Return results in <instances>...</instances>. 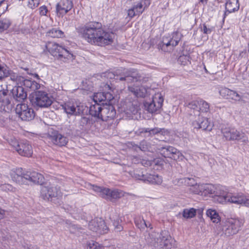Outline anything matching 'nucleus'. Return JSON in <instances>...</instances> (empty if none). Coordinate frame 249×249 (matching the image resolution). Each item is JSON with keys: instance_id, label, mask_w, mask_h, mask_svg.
Returning <instances> with one entry per match:
<instances>
[{"instance_id": "nucleus-59", "label": "nucleus", "mask_w": 249, "mask_h": 249, "mask_svg": "<svg viewBox=\"0 0 249 249\" xmlns=\"http://www.w3.org/2000/svg\"><path fill=\"white\" fill-rule=\"evenodd\" d=\"M6 6V9L8 8V4L7 2L4 0H0V6Z\"/></svg>"}, {"instance_id": "nucleus-36", "label": "nucleus", "mask_w": 249, "mask_h": 249, "mask_svg": "<svg viewBox=\"0 0 249 249\" xmlns=\"http://www.w3.org/2000/svg\"><path fill=\"white\" fill-rule=\"evenodd\" d=\"M139 110V106L137 104L129 103L126 106V114L128 115L136 114Z\"/></svg>"}, {"instance_id": "nucleus-33", "label": "nucleus", "mask_w": 249, "mask_h": 249, "mask_svg": "<svg viewBox=\"0 0 249 249\" xmlns=\"http://www.w3.org/2000/svg\"><path fill=\"white\" fill-rule=\"evenodd\" d=\"M133 147H135L136 150L137 148H138L143 152L149 151L153 152L154 150V148L151 143L145 140L141 142L139 145L136 144L133 145Z\"/></svg>"}, {"instance_id": "nucleus-2", "label": "nucleus", "mask_w": 249, "mask_h": 249, "mask_svg": "<svg viewBox=\"0 0 249 249\" xmlns=\"http://www.w3.org/2000/svg\"><path fill=\"white\" fill-rule=\"evenodd\" d=\"M146 243L156 249H176V241L172 238L168 231H162L160 234L156 232L145 235Z\"/></svg>"}, {"instance_id": "nucleus-30", "label": "nucleus", "mask_w": 249, "mask_h": 249, "mask_svg": "<svg viewBox=\"0 0 249 249\" xmlns=\"http://www.w3.org/2000/svg\"><path fill=\"white\" fill-rule=\"evenodd\" d=\"M103 104L95 103L91 105L89 108V114L98 119H101V110H102Z\"/></svg>"}, {"instance_id": "nucleus-48", "label": "nucleus", "mask_w": 249, "mask_h": 249, "mask_svg": "<svg viewBox=\"0 0 249 249\" xmlns=\"http://www.w3.org/2000/svg\"><path fill=\"white\" fill-rule=\"evenodd\" d=\"M135 223L136 226L140 230H144L148 226L146 221L143 219H141L139 218L136 219L135 220Z\"/></svg>"}, {"instance_id": "nucleus-23", "label": "nucleus", "mask_w": 249, "mask_h": 249, "mask_svg": "<svg viewBox=\"0 0 249 249\" xmlns=\"http://www.w3.org/2000/svg\"><path fill=\"white\" fill-rule=\"evenodd\" d=\"M49 140L54 144L59 146H65L68 142L67 137L62 135L58 132H54L49 136Z\"/></svg>"}, {"instance_id": "nucleus-31", "label": "nucleus", "mask_w": 249, "mask_h": 249, "mask_svg": "<svg viewBox=\"0 0 249 249\" xmlns=\"http://www.w3.org/2000/svg\"><path fill=\"white\" fill-rule=\"evenodd\" d=\"M10 99L11 96L7 90H0V107L9 105Z\"/></svg>"}, {"instance_id": "nucleus-38", "label": "nucleus", "mask_w": 249, "mask_h": 249, "mask_svg": "<svg viewBox=\"0 0 249 249\" xmlns=\"http://www.w3.org/2000/svg\"><path fill=\"white\" fill-rule=\"evenodd\" d=\"M11 25V21L8 18H0V33L7 30Z\"/></svg>"}, {"instance_id": "nucleus-43", "label": "nucleus", "mask_w": 249, "mask_h": 249, "mask_svg": "<svg viewBox=\"0 0 249 249\" xmlns=\"http://www.w3.org/2000/svg\"><path fill=\"white\" fill-rule=\"evenodd\" d=\"M145 175V173H144L143 172L137 170L134 171L133 174L132 175V177L137 180H142L144 182Z\"/></svg>"}, {"instance_id": "nucleus-60", "label": "nucleus", "mask_w": 249, "mask_h": 249, "mask_svg": "<svg viewBox=\"0 0 249 249\" xmlns=\"http://www.w3.org/2000/svg\"><path fill=\"white\" fill-rule=\"evenodd\" d=\"M92 249H103V247L100 245H93Z\"/></svg>"}, {"instance_id": "nucleus-17", "label": "nucleus", "mask_w": 249, "mask_h": 249, "mask_svg": "<svg viewBox=\"0 0 249 249\" xmlns=\"http://www.w3.org/2000/svg\"><path fill=\"white\" fill-rule=\"evenodd\" d=\"M102 110H101V120L107 121L113 119L116 115V110L111 104L103 103Z\"/></svg>"}, {"instance_id": "nucleus-55", "label": "nucleus", "mask_w": 249, "mask_h": 249, "mask_svg": "<svg viewBox=\"0 0 249 249\" xmlns=\"http://www.w3.org/2000/svg\"><path fill=\"white\" fill-rule=\"evenodd\" d=\"M1 189L4 191H13L14 188L9 184H4L0 186Z\"/></svg>"}, {"instance_id": "nucleus-32", "label": "nucleus", "mask_w": 249, "mask_h": 249, "mask_svg": "<svg viewBox=\"0 0 249 249\" xmlns=\"http://www.w3.org/2000/svg\"><path fill=\"white\" fill-rule=\"evenodd\" d=\"M23 80H21L20 84L27 88L30 89L32 90L38 89L40 87V85L35 81L25 79L23 77Z\"/></svg>"}, {"instance_id": "nucleus-57", "label": "nucleus", "mask_w": 249, "mask_h": 249, "mask_svg": "<svg viewBox=\"0 0 249 249\" xmlns=\"http://www.w3.org/2000/svg\"><path fill=\"white\" fill-rule=\"evenodd\" d=\"M123 229V228L122 226V225L120 224H119V225H116L115 226H114V230L116 232L120 231H122Z\"/></svg>"}, {"instance_id": "nucleus-61", "label": "nucleus", "mask_w": 249, "mask_h": 249, "mask_svg": "<svg viewBox=\"0 0 249 249\" xmlns=\"http://www.w3.org/2000/svg\"><path fill=\"white\" fill-rule=\"evenodd\" d=\"M67 210L70 211L71 213H72V212H74L75 211V207H73L72 206H70V208H69V206H67Z\"/></svg>"}, {"instance_id": "nucleus-12", "label": "nucleus", "mask_w": 249, "mask_h": 249, "mask_svg": "<svg viewBox=\"0 0 249 249\" xmlns=\"http://www.w3.org/2000/svg\"><path fill=\"white\" fill-rule=\"evenodd\" d=\"M61 195L58 187L51 184H46L42 186L40 190V196L45 200L52 201L53 198Z\"/></svg>"}, {"instance_id": "nucleus-64", "label": "nucleus", "mask_w": 249, "mask_h": 249, "mask_svg": "<svg viewBox=\"0 0 249 249\" xmlns=\"http://www.w3.org/2000/svg\"><path fill=\"white\" fill-rule=\"evenodd\" d=\"M28 249H39L38 248L37 246H30Z\"/></svg>"}, {"instance_id": "nucleus-16", "label": "nucleus", "mask_w": 249, "mask_h": 249, "mask_svg": "<svg viewBox=\"0 0 249 249\" xmlns=\"http://www.w3.org/2000/svg\"><path fill=\"white\" fill-rule=\"evenodd\" d=\"M89 229L99 234L106 233L108 228L105 221L101 218H95L91 220L89 224Z\"/></svg>"}, {"instance_id": "nucleus-13", "label": "nucleus", "mask_w": 249, "mask_h": 249, "mask_svg": "<svg viewBox=\"0 0 249 249\" xmlns=\"http://www.w3.org/2000/svg\"><path fill=\"white\" fill-rule=\"evenodd\" d=\"M163 98L160 93H157L153 97L152 101L144 103V109L150 113H156L162 107Z\"/></svg>"}, {"instance_id": "nucleus-40", "label": "nucleus", "mask_w": 249, "mask_h": 249, "mask_svg": "<svg viewBox=\"0 0 249 249\" xmlns=\"http://www.w3.org/2000/svg\"><path fill=\"white\" fill-rule=\"evenodd\" d=\"M186 106L196 111L197 112H199V99L192 101L188 103H185Z\"/></svg>"}, {"instance_id": "nucleus-50", "label": "nucleus", "mask_w": 249, "mask_h": 249, "mask_svg": "<svg viewBox=\"0 0 249 249\" xmlns=\"http://www.w3.org/2000/svg\"><path fill=\"white\" fill-rule=\"evenodd\" d=\"M214 30V27L212 26H207L205 23L203 24L201 27V30L204 34H210Z\"/></svg>"}, {"instance_id": "nucleus-10", "label": "nucleus", "mask_w": 249, "mask_h": 249, "mask_svg": "<svg viewBox=\"0 0 249 249\" xmlns=\"http://www.w3.org/2000/svg\"><path fill=\"white\" fill-rule=\"evenodd\" d=\"M223 137L227 141H238L244 143L249 142L248 137L242 131H239L234 127H225L222 129Z\"/></svg>"}, {"instance_id": "nucleus-5", "label": "nucleus", "mask_w": 249, "mask_h": 249, "mask_svg": "<svg viewBox=\"0 0 249 249\" xmlns=\"http://www.w3.org/2000/svg\"><path fill=\"white\" fill-rule=\"evenodd\" d=\"M113 76V78L120 81H125L127 83L135 82L145 83L148 80V78L145 77L142 74L138 73L136 71L132 70L123 69L122 71L117 70L115 73H111ZM110 78H112L111 76Z\"/></svg>"}, {"instance_id": "nucleus-41", "label": "nucleus", "mask_w": 249, "mask_h": 249, "mask_svg": "<svg viewBox=\"0 0 249 249\" xmlns=\"http://www.w3.org/2000/svg\"><path fill=\"white\" fill-rule=\"evenodd\" d=\"M196 214V210L194 208L184 209L183 212V216L185 218H191Z\"/></svg>"}, {"instance_id": "nucleus-7", "label": "nucleus", "mask_w": 249, "mask_h": 249, "mask_svg": "<svg viewBox=\"0 0 249 249\" xmlns=\"http://www.w3.org/2000/svg\"><path fill=\"white\" fill-rule=\"evenodd\" d=\"M243 224L238 218H227L221 222L222 231L226 236H230L237 233Z\"/></svg>"}, {"instance_id": "nucleus-51", "label": "nucleus", "mask_w": 249, "mask_h": 249, "mask_svg": "<svg viewBox=\"0 0 249 249\" xmlns=\"http://www.w3.org/2000/svg\"><path fill=\"white\" fill-rule=\"evenodd\" d=\"M230 90L231 89L228 88H222L219 92L221 96L228 99Z\"/></svg>"}, {"instance_id": "nucleus-6", "label": "nucleus", "mask_w": 249, "mask_h": 249, "mask_svg": "<svg viewBox=\"0 0 249 249\" xmlns=\"http://www.w3.org/2000/svg\"><path fill=\"white\" fill-rule=\"evenodd\" d=\"M48 52L57 59L66 61L73 59V55L67 49L53 42H48L46 45Z\"/></svg>"}, {"instance_id": "nucleus-1", "label": "nucleus", "mask_w": 249, "mask_h": 249, "mask_svg": "<svg viewBox=\"0 0 249 249\" xmlns=\"http://www.w3.org/2000/svg\"><path fill=\"white\" fill-rule=\"evenodd\" d=\"M76 30L79 36L92 45L104 47L113 42V34L104 30L98 22L88 23Z\"/></svg>"}, {"instance_id": "nucleus-25", "label": "nucleus", "mask_w": 249, "mask_h": 249, "mask_svg": "<svg viewBox=\"0 0 249 249\" xmlns=\"http://www.w3.org/2000/svg\"><path fill=\"white\" fill-rule=\"evenodd\" d=\"M12 93L14 98L18 102H22L27 98V93L21 86L14 87Z\"/></svg>"}, {"instance_id": "nucleus-8", "label": "nucleus", "mask_w": 249, "mask_h": 249, "mask_svg": "<svg viewBox=\"0 0 249 249\" xmlns=\"http://www.w3.org/2000/svg\"><path fill=\"white\" fill-rule=\"evenodd\" d=\"M53 97L48 92L44 90H37L33 97L32 103L35 106L41 108L50 107L53 102Z\"/></svg>"}, {"instance_id": "nucleus-42", "label": "nucleus", "mask_w": 249, "mask_h": 249, "mask_svg": "<svg viewBox=\"0 0 249 249\" xmlns=\"http://www.w3.org/2000/svg\"><path fill=\"white\" fill-rule=\"evenodd\" d=\"M209 104L202 99H199V111L204 112H207L209 110Z\"/></svg>"}, {"instance_id": "nucleus-22", "label": "nucleus", "mask_w": 249, "mask_h": 249, "mask_svg": "<svg viewBox=\"0 0 249 249\" xmlns=\"http://www.w3.org/2000/svg\"><path fill=\"white\" fill-rule=\"evenodd\" d=\"M16 151L21 156L31 157L33 154L32 147L29 142L23 141L15 146Z\"/></svg>"}, {"instance_id": "nucleus-52", "label": "nucleus", "mask_w": 249, "mask_h": 249, "mask_svg": "<svg viewBox=\"0 0 249 249\" xmlns=\"http://www.w3.org/2000/svg\"><path fill=\"white\" fill-rule=\"evenodd\" d=\"M188 61L189 56L187 55H181L178 59V62L183 65L187 64Z\"/></svg>"}, {"instance_id": "nucleus-37", "label": "nucleus", "mask_w": 249, "mask_h": 249, "mask_svg": "<svg viewBox=\"0 0 249 249\" xmlns=\"http://www.w3.org/2000/svg\"><path fill=\"white\" fill-rule=\"evenodd\" d=\"M206 214L213 223H217L220 221V217L215 210L209 209L206 212Z\"/></svg>"}, {"instance_id": "nucleus-28", "label": "nucleus", "mask_w": 249, "mask_h": 249, "mask_svg": "<svg viewBox=\"0 0 249 249\" xmlns=\"http://www.w3.org/2000/svg\"><path fill=\"white\" fill-rule=\"evenodd\" d=\"M162 181V178L158 175L145 173L144 182L159 185L161 183Z\"/></svg>"}, {"instance_id": "nucleus-20", "label": "nucleus", "mask_w": 249, "mask_h": 249, "mask_svg": "<svg viewBox=\"0 0 249 249\" xmlns=\"http://www.w3.org/2000/svg\"><path fill=\"white\" fill-rule=\"evenodd\" d=\"M192 126L196 129H202L204 130L210 131L212 130L213 125L206 118L201 117L198 114V118L192 123Z\"/></svg>"}, {"instance_id": "nucleus-35", "label": "nucleus", "mask_w": 249, "mask_h": 249, "mask_svg": "<svg viewBox=\"0 0 249 249\" xmlns=\"http://www.w3.org/2000/svg\"><path fill=\"white\" fill-rule=\"evenodd\" d=\"M46 36L53 38H60L64 36V33L57 28H52L46 33Z\"/></svg>"}, {"instance_id": "nucleus-45", "label": "nucleus", "mask_w": 249, "mask_h": 249, "mask_svg": "<svg viewBox=\"0 0 249 249\" xmlns=\"http://www.w3.org/2000/svg\"><path fill=\"white\" fill-rule=\"evenodd\" d=\"M9 71L10 73L8 76L10 77V79L12 81L17 82L18 84H21V80H23V77L13 72L9 69Z\"/></svg>"}, {"instance_id": "nucleus-54", "label": "nucleus", "mask_w": 249, "mask_h": 249, "mask_svg": "<svg viewBox=\"0 0 249 249\" xmlns=\"http://www.w3.org/2000/svg\"><path fill=\"white\" fill-rule=\"evenodd\" d=\"M81 230V228H79L77 226L75 225H71L70 227V232L77 235L79 234V233Z\"/></svg>"}, {"instance_id": "nucleus-4", "label": "nucleus", "mask_w": 249, "mask_h": 249, "mask_svg": "<svg viewBox=\"0 0 249 249\" xmlns=\"http://www.w3.org/2000/svg\"><path fill=\"white\" fill-rule=\"evenodd\" d=\"M202 194L205 195H211L214 197V199L219 203L230 202L232 203L235 198L236 193H232L224 191L221 187H215L212 184L203 185Z\"/></svg>"}, {"instance_id": "nucleus-49", "label": "nucleus", "mask_w": 249, "mask_h": 249, "mask_svg": "<svg viewBox=\"0 0 249 249\" xmlns=\"http://www.w3.org/2000/svg\"><path fill=\"white\" fill-rule=\"evenodd\" d=\"M181 180L182 183H184L185 185L190 186L191 187L196 183L195 179L192 178H185Z\"/></svg>"}, {"instance_id": "nucleus-11", "label": "nucleus", "mask_w": 249, "mask_h": 249, "mask_svg": "<svg viewBox=\"0 0 249 249\" xmlns=\"http://www.w3.org/2000/svg\"><path fill=\"white\" fill-rule=\"evenodd\" d=\"M93 190L102 197L106 199H117L124 196V193L121 190H111L108 188L93 185Z\"/></svg>"}, {"instance_id": "nucleus-34", "label": "nucleus", "mask_w": 249, "mask_h": 249, "mask_svg": "<svg viewBox=\"0 0 249 249\" xmlns=\"http://www.w3.org/2000/svg\"><path fill=\"white\" fill-rule=\"evenodd\" d=\"M235 198L233 199L232 203L236 204H244L245 206L249 207V199H247L242 194L236 193Z\"/></svg>"}, {"instance_id": "nucleus-39", "label": "nucleus", "mask_w": 249, "mask_h": 249, "mask_svg": "<svg viewBox=\"0 0 249 249\" xmlns=\"http://www.w3.org/2000/svg\"><path fill=\"white\" fill-rule=\"evenodd\" d=\"M9 73V68L0 64V81L5 77H8Z\"/></svg>"}, {"instance_id": "nucleus-27", "label": "nucleus", "mask_w": 249, "mask_h": 249, "mask_svg": "<svg viewBox=\"0 0 249 249\" xmlns=\"http://www.w3.org/2000/svg\"><path fill=\"white\" fill-rule=\"evenodd\" d=\"M239 8L238 0H227L225 3V16L227 14L237 11Z\"/></svg>"}, {"instance_id": "nucleus-9", "label": "nucleus", "mask_w": 249, "mask_h": 249, "mask_svg": "<svg viewBox=\"0 0 249 249\" xmlns=\"http://www.w3.org/2000/svg\"><path fill=\"white\" fill-rule=\"evenodd\" d=\"M181 36L178 32L173 33L172 36H163L162 41L158 44V48L165 52H171L178 44Z\"/></svg>"}, {"instance_id": "nucleus-44", "label": "nucleus", "mask_w": 249, "mask_h": 249, "mask_svg": "<svg viewBox=\"0 0 249 249\" xmlns=\"http://www.w3.org/2000/svg\"><path fill=\"white\" fill-rule=\"evenodd\" d=\"M160 133L162 135H166L169 133V131L165 128H160L158 127H155L151 128L150 135H156Z\"/></svg>"}, {"instance_id": "nucleus-15", "label": "nucleus", "mask_w": 249, "mask_h": 249, "mask_svg": "<svg viewBox=\"0 0 249 249\" xmlns=\"http://www.w3.org/2000/svg\"><path fill=\"white\" fill-rule=\"evenodd\" d=\"M16 111L21 119L23 121H31L35 116L34 110L29 107L25 104H18L16 108Z\"/></svg>"}, {"instance_id": "nucleus-56", "label": "nucleus", "mask_w": 249, "mask_h": 249, "mask_svg": "<svg viewBox=\"0 0 249 249\" xmlns=\"http://www.w3.org/2000/svg\"><path fill=\"white\" fill-rule=\"evenodd\" d=\"M47 11L48 10L47 7L45 6H42L39 8V13L42 16L46 15Z\"/></svg>"}, {"instance_id": "nucleus-46", "label": "nucleus", "mask_w": 249, "mask_h": 249, "mask_svg": "<svg viewBox=\"0 0 249 249\" xmlns=\"http://www.w3.org/2000/svg\"><path fill=\"white\" fill-rule=\"evenodd\" d=\"M203 184H197L196 183L195 185L190 188V191L195 194L199 195L200 193L202 194Z\"/></svg>"}, {"instance_id": "nucleus-62", "label": "nucleus", "mask_w": 249, "mask_h": 249, "mask_svg": "<svg viewBox=\"0 0 249 249\" xmlns=\"http://www.w3.org/2000/svg\"><path fill=\"white\" fill-rule=\"evenodd\" d=\"M120 221L121 220L119 218H117L116 220H114L113 223L114 226L120 224Z\"/></svg>"}, {"instance_id": "nucleus-3", "label": "nucleus", "mask_w": 249, "mask_h": 249, "mask_svg": "<svg viewBox=\"0 0 249 249\" xmlns=\"http://www.w3.org/2000/svg\"><path fill=\"white\" fill-rule=\"evenodd\" d=\"M12 179L19 184H27L29 183L42 184L44 181L43 176L35 171H27L21 168L12 170L10 173Z\"/></svg>"}, {"instance_id": "nucleus-21", "label": "nucleus", "mask_w": 249, "mask_h": 249, "mask_svg": "<svg viewBox=\"0 0 249 249\" xmlns=\"http://www.w3.org/2000/svg\"><path fill=\"white\" fill-rule=\"evenodd\" d=\"M160 153L165 158H169L174 160H177L181 153L176 148L173 146H167L161 147L159 149Z\"/></svg>"}, {"instance_id": "nucleus-24", "label": "nucleus", "mask_w": 249, "mask_h": 249, "mask_svg": "<svg viewBox=\"0 0 249 249\" xmlns=\"http://www.w3.org/2000/svg\"><path fill=\"white\" fill-rule=\"evenodd\" d=\"M113 98L114 97L112 94L109 92H100L94 94L93 101L94 103L100 104L102 102H109L113 100Z\"/></svg>"}, {"instance_id": "nucleus-18", "label": "nucleus", "mask_w": 249, "mask_h": 249, "mask_svg": "<svg viewBox=\"0 0 249 249\" xmlns=\"http://www.w3.org/2000/svg\"><path fill=\"white\" fill-rule=\"evenodd\" d=\"M73 6L71 0H61L56 6L57 15L59 17H63L72 9Z\"/></svg>"}, {"instance_id": "nucleus-53", "label": "nucleus", "mask_w": 249, "mask_h": 249, "mask_svg": "<svg viewBox=\"0 0 249 249\" xmlns=\"http://www.w3.org/2000/svg\"><path fill=\"white\" fill-rule=\"evenodd\" d=\"M39 2L40 0H28V6L32 9H34L38 6Z\"/></svg>"}, {"instance_id": "nucleus-63", "label": "nucleus", "mask_w": 249, "mask_h": 249, "mask_svg": "<svg viewBox=\"0 0 249 249\" xmlns=\"http://www.w3.org/2000/svg\"><path fill=\"white\" fill-rule=\"evenodd\" d=\"M151 128H144L143 129V132L145 133H149L150 134Z\"/></svg>"}, {"instance_id": "nucleus-19", "label": "nucleus", "mask_w": 249, "mask_h": 249, "mask_svg": "<svg viewBox=\"0 0 249 249\" xmlns=\"http://www.w3.org/2000/svg\"><path fill=\"white\" fill-rule=\"evenodd\" d=\"M65 111L71 115H80L84 113L86 107L79 104L74 105L70 103L65 104L63 106Z\"/></svg>"}, {"instance_id": "nucleus-47", "label": "nucleus", "mask_w": 249, "mask_h": 249, "mask_svg": "<svg viewBox=\"0 0 249 249\" xmlns=\"http://www.w3.org/2000/svg\"><path fill=\"white\" fill-rule=\"evenodd\" d=\"M228 99L234 100L236 102L240 101L241 100V96L236 91L231 89Z\"/></svg>"}, {"instance_id": "nucleus-26", "label": "nucleus", "mask_w": 249, "mask_h": 249, "mask_svg": "<svg viewBox=\"0 0 249 249\" xmlns=\"http://www.w3.org/2000/svg\"><path fill=\"white\" fill-rule=\"evenodd\" d=\"M94 121L89 117H82L78 122V127L83 131L89 130L93 124Z\"/></svg>"}, {"instance_id": "nucleus-14", "label": "nucleus", "mask_w": 249, "mask_h": 249, "mask_svg": "<svg viewBox=\"0 0 249 249\" xmlns=\"http://www.w3.org/2000/svg\"><path fill=\"white\" fill-rule=\"evenodd\" d=\"M150 4V0H140L138 1L135 2L132 7L127 10V16L132 18L135 16H139Z\"/></svg>"}, {"instance_id": "nucleus-29", "label": "nucleus", "mask_w": 249, "mask_h": 249, "mask_svg": "<svg viewBox=\"0 0 249 249\" xmlns=\"http://www.w3.org/2000/svg\"><path fill=\"white\" fill-rule=\"evenodd\" d=\"M128 90L137 97H144L146 94L147 90L143 86H129Z\"/></svg>"}, {"instance_id": "nucleus-58", "label": "nucleus", "mask_w": 249, "mask_h": 249, "mask_svg": "<svg viewBox=\"0 0 249 249\" xmlns=\"http://www.w3.org/2000/svg\"><path fill=\"white\" fill-rule=\"evenodd\" d=\"M5 213V211L0 208V220L4 217Z\"/></svg>"}]
</instances>
